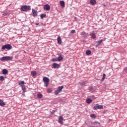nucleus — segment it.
I'll use <instances>...</instances> for the list:
<instances>
[{
    "label": "nucleus",
    "instance_id": "f257e3e1",
    "mask_svg": "<svg viewBox=\"0 0 127 127\" xmlns=\"http://www.w3.org/2000/svg\"><path fill=\"white\" fill-rule=\"evenodd\" d=\"M31 7L30 5H21L20 10L21 11H28L30 10Z\"/></svg>",
    "mask_w": 127,
    "mask_h": 127
},
{
    "label": "nucleus",
    "instance_id": "f03ea898",
    "mask_svg": "<svg viewBox=\"0 0 127 127\" xmlns=\"http://www.w3.org/2000/svg\"><path fill=\"white\" fill-rule=\"evenodd\" d=\"M64 88V86H62L59 87L55 91V95L56 96H58L59 94H60L61 92L62 91V90Z\"/></svg>",
    "mask_w": 127,
    "mask_h": 127
},
{
    "label": "nucleus",
    "instance_id": "7ed1b4c3",
    "mask_svg": "<svg viewBox=\"0 0 127 127\" xmlns=\"http://www.w3.org/2000/svg\"><path fill=\"white\" fill-rule=\"evenodd\" d=\"M13 58V57L9 56L3 57L0 58V61H4V60H5L6 61H8L9 60H12Z\"/></svg>",
    "mask_w": 127,
    "mask_h": 127
},
{
    "label": "nucleus",
    "instance_id": "20e7f679",
    "mask_svg": "<svg viewBox=\"0 0 127 127\" xmlns=\"http://www.w3.org/2000/svg\"><path fill=\"white\" fill-rule=\"evenodd\" d=\"M93 110H103L104 106L103 105L96 104L93 108Z\"/></svg>",
    "mask_w": 127,
    "mask_h": 127
},
{
    "label": "nucleus",
    "instance_id": "39448f33",
    "mask_svg": "<svg viewBox=\"0 0 127 127\" xmlns=\"http://www.w3.org/2000/svg\"><path fill=\"white\" fill-rule=\"evenodd\" d=\"M12 48V46L9 44H6L3 46H2V49L4 50L5 49H7V50H10Z\"/></svg>",
    "mask_w": 127,
    "mask_h": 127
},
{
    "label": "nucleus",
    "instance_id": "423d86ee",
    "mask_svg": "<svg viewBox=\"0 0 127 127\" xmlns=\"http://www.w3.org/2000/svg\"><path fill=\"white\" fill-rule=\"evenodd\" d=\"M63 121H64V118H63V116H59L58 121L59 124H60V125H63Z\"/></svg>",
    "mask_w": 127,
    "mask_h": 127
},
{
    "label": "nucleus",
    "instance_id": "0eeeda50",
    "mask_svg": "<svg viewBox=\"0 0 127 127\" xmlns=\"http://www.w3.org/2000/svg\"><path fill=\"white\" fill-rule=\"evenodd\" d=\"M43 81L44 82L45 87H47L48 86V78L44 77Z\"/></svg>",
    "mask_w": 127,
    "mask_h": 127
},
{
    "label": "nucleus",
    "instance_id": "6e6552de",
    "mask_svg": "<svg viewBox=\"0 0 127 127\" xmlns=\"http://www.w3.org/2000/svg\"><path fill=\"white\" fill-rule=\"evenodd\" d=\"M52 66L54 68V69H58L60 68V65L59 64H57L56 63H54L52 64Z\"/></svg>",
    "mask_w": 127,
    "mask_h": 127
},
{
    "label": "nucleus",
    "instance_id": "1a4fd4ad",
    "mask_svg": "<svg viewBox=\"0 0 127 127\" xmlns=\"http://www.w3.org/2000/svg\"><path fill=\"white\" fill-rule=\"evenodd\" d=\"M32 14H33V16H34V17H36V16H37V14L38 13V12H37V10H36L34 9H32Z\"/></svg>",
    "mask_w": 127,
    "mask_h": 127
},
{
    "label": "nucleus",
    "instance_id": "9d476101",
    "mask_svg": "<svg viewBox=\"0 0 127 127\" xmlns=\"http://www.w3.org/2000/svg\"><path fill=\"white\" fill-rule=\"evenodd\" d=\"M92 125L93 127H100V123L98 122H94L92 123Z\"/></svg>",
    "mask_w": 127,
    "mask_h": 127
},
{
    "label": "nucleus",
    "instance_id": "9b49d317",
    "mask_svg": "<svg viewBox=\"0 0 127 127\" xmlns=\"http://www.w3.org/2000/svg\"><path fill=\"white\" fill-rule=\"evenodd\" d=\"M80 35H81L82 36H83V37H89V35H88V34L85 32H81Z\"/></svg>",
    "mask_w": 127,
    "mask_h": 127
},
{
    "label": "nucleus",
    "instance_id": "f8f14e48",
    "mask_svg": "<svg viewBox=\"0 0 127 127\" xmlns=\"http://www.w3.org/2000/svg\"><path fill=\"white\" fill-rule=\"evenodd\" d=\"M60 4L63 8L65 7V2L64 0L60 1Z\"/></svg>",
    "mask_w": 127,
    "mask_h": 127
},
{
    "label": "nucleus",
    "instance_id": "ddd939ff",
    "mask_svg": "<svg viewBox=\"0 0 127 127\" xmlns=\"http://www.w3.org/2000/svg\"><path fill=\"white\" fill-rule=\"evenodd\" d=\"M90 3L92 4V5H95V4L97 3V1H96V0H90Z\"/></svg>",
    "mask_w": 127,
    "mask_h": 127
},
{
    "label": "nucleus",
    "instance_id": "4468645a",
    "mask_svg": "<svg viewBox=\"0 0 127 127\" xmlns=\"http://www.w3.org/2000/svg\"><path fill=\"white\" fill-rule=\"evenodd\" d=\"M37 74L36 71H31V75L32 77H35Z\"/></svg>",
    "mask_w": 127,
    "mask_h": 127
},
{
    "label": "nucleus",
    "instance_id": "2eb2a0df",
    "mask_svg": "<svg viewBox=\"0 0 127 127\" xmlns=\"http://www.w3.org/2000/svg\"><path fill=\"white\" fill-rule=\"evenodd\" d=\"M90 36H91V38H92V39H96V34L94 33H90Z\"/></svg>",
    "mask_w": 127,
    "mask_h": 127
},
{
    "label": "nucleus",
    "instance_id": "dca6fc26",
    "mask_svg": "<svg viewBox=\"0 0 127 127\" xmlns=\"http://www.w3.org/2000/svg\"><path fill=\"white\" fill-rule=\"evenodd\" d=\"M102 42H103V40H99L97 44L96 45V47H98V46H100V45L102 44Z\"/></svg>",
    "mask_w": 127,
    "mask_h": 127
},
{
    "label": "nucleus",
    "instance_id": "f3484780",
    "mask_svg": "<svg viewBox=\"0 0 127 127\" xmlns=\"http://www.w3.org/2000/svg\"><path fill=\"white\" fill-rule=\"evenodd\" d=\"M57 40L59 44H61V43H62V41L61 40V38H60V36L58 37Z\"/></svg>",
    "mask_w": 127,
    "mask_h": 127
},
{
    "label": "nucleus",
    "instance_id": "a211bd4d",
    "mask_svg": "<svg viewBox=\"0 0 127 127\" xmlns=\"http://www.w3.org/2000/svg\"><path fill=\"white\" fill-rule=\"evenodd\" d=\"M0 106H1V107H3V106H5V103H4V102H3V101L1 99H0Z\"/></svg>",
    "mask_w": 127,
    "mask_h": 127
},
{
    "label": "nucleus",
    "instance_id": "6ab92c4d",
    "mask_svg": "<svg viewBox=\"0 0 127 127\" xmlns=\"http://www.w3.org/2000/svg\"><path fill=\"white\" fill-rule=\"evenodd\" d=\"M19 86H21V87L24 86V81H21L18 83Z\"/></svg>",
    "mask_w": 127,
    "mask_h": 127
},
{
    "label": "nucleus",
    "instance_id": "aec40b11",
    "mask_svg": "<svg viewBox=\"0 0 127 127\" xmlns=\"http://www.w3.org/2000/svg\"><path fill=\"white\" fill-rule=\"evenodd\" d=\"M22 90L24 93H25L26 92V87L25 85H23V86H21Z\"/></svg>",
    "mask_w": 127,
    "mask_h": 127
},
{
    "label": "nucleus",
    "instance_id": "412c9836",
    "mask_svg": "<svg viewBox=\"0 0 127 127\" xmlns=\"http://www.w3.org/2000/svg\"><path fill=\"white\" fill-rule=\"evenodd\" d=\"M87 81H83L80 83L81 86L82 87H84V86H86V84H87Z\"/></svg>",
    "mask_w": 127,
    "mask_h": 127
},
{
    "label": "nucleus",
    "instance_id": "4be33fe9",
    "mask_svg": "<svg viewBox=\"0 0 127 127\" xmlns=\"http://www.w3.org/2000/svg\"><path fill=\"white\" fill-rule=\"evenodd\" d=\"M57 59L58 61H61V60H63V57H62V55H60Z\"/></svg>",
    "mask_w": 127,
    "mask_h": 127
},
{
    "label": "nucleus",
    "instance_id": "5701e85b",
    "mask_svg": "<svg viewBox=\"0 0 127 127\" xmlns=\"http://www.w3.org/2000/svg\"><path fill=\"white\" fill-rule=\"evenodd\" d=\"M86 103L87 104H91L92 103V99L91 98H88L86 99Z\"/></svg>",
    "mask_w": 127,
    "mask_h": 127
},
{
    "label": "nucleus",
    "instance_id": "b1692460",
    "mask_svg": "<svg viewBox=\"0 0 127 127\" xmlns=\"http://www.w3.org/2000/svg\"><path fill=\"white\" fill-rule=\"evenodd\" d=\"M44 10H48V4H46L44 6Z\"/></svg>",
    "mask_w": 127,
    "mask_h": 127
},
{
    "label": "nucleus",
    "instance_id": "393cba45",
    "mask_svg": "<svg viewBox=\"0 0 127 127\" xmlns=\"http://www.w3.org/2000/svg\"><path fill=\"white\" fill-rule=\"evenodd\" d=\"M7 70L5 69H3L2 70V74L3 75H6V74H7Z\"/></svg>",
    "mask_w": 127,
    "mask_h": 127
},
{
    "label": "nucleus",
    "instance_id": "a878e982",
    "mask_svg": "<svg viewBox=\"0 0 127 127\" xmlns=\"http://www.w3.org/2000/svg\"><path fill=\"white\" fill-rule=\"evenodd\" d=\"M92 52L90 50H87L86 52V55H91Z\"/></svg>",
    "mask_w": 127,
    "mask_h": 127
},
{
    "label": "nucleus",
    "instance_id": "bb28decb",
    "mask_svg": "<svg viewBox=\"0 0 127 127\" xmlns=\"http://www.w3.org/2000/svg\"><path fill=\"white\" fill-rule=\"evenodd\" d=\"M42 97H43L42 94H41L40 93L38 94L37 98H38L39 99H42Z\"/></svg>",
    "mask_w": 127,
    "mask_h": 127
},
{
    "label": "nucleus",
    "instance_id": "cd10ccee",
    "mask_svg": "<svg viewBox=\"0 0 127 127\" xmlns=\"http://www.w3.org/2000/svg\"><path fill=\"white\" fill-rule=\"evenodd\" d=\"M41 18H44V17H46V14H42L40 15Z\"/></svg>",
    "mask_w": 127,
    "mask_h": 127
},
{
    "label": "nucleus",
    "instance_id": "c85d7f7f",
    "mask_svg": "<svg viewBox=\"0 0 127 127\" xmlns=\"http://www.w3.org/2000/svg\"><path fill=\"white\" fill-rule=\"evenodd\" d=\"M106 78V74L104 73L103 75V77L102 79V81H105V78Z\"/></svg>",
    "mask_w": 127,
    "mask_h": 127
},
{
    "label": "nucleus",
    "instance_id": "c756f323",
    "mask_svg": "<svg viewBox=\"0 0 127 127\" xmlns=\"http://www.w3.org/2000/svg\"><path fill=\"white\" fill-rule=\"evenodd\" d=\"M90 117H91L92 119H94V118H96V115L91 114V115H90Z\"/></svg>",
    "mask_w": 127,
    "mask_h": 127
},
{
    "label": "nucleus",
    "instance_id": "7c9ffc66",
    "mask_svg": "<svg viewBox=\"0 0 127 127\" xmlns=\"http://www.w3.org/2000/svg\"><path fill=\"white\" fill-rule=\"evenodd\" d=\"M0 81H3L4 80V77L3 76H0Z\"/></svg>",
    "mask_w": 127,
    "mask_h": 127
},
{
    "label": "nucleus",
    "instance_id": "2f4dec72",
    "mask_svg": "<svg viewBox=\"0 0 127 127\" xmlns=\"http://www.w3.org/2000/svg\"><path fill=\"white\" fill-rule=\"evenodd\" d=\"M4 16H6V15H8V13L6 12H4L3 14H2Z\"/></svg>",
    "mask_w": 127,
    "mask_h": 127
},
{
    "label": "nucleus",
    "instance_id": "473e14b6",
    "mask_svg": "<svg viewBox=\"0 0 127 127\" xmlns=\"http://www.w3.org/2000/svg\"><path fill=\"white\" fill-rule=\"evenodd\" d=\"M52 61H53V62H56V61H58V59H53Z\"/></svg>",
    "mask_w": 127,
    "mask_h": 127
},
{
    "label": "nucleus",
    "instance_id": "72a5a7b5",
    "mask_svg": "<svg viewBox=\"0 0 127 127\" xmlns=\"http://www.w3.org/2000/svg\"><path fill=\"white\" fill-rule=\"evenodd\" d=\"M124 72H125V73H127V67H125L123 70Z\"/></svg>",
    "mask_w": 127,
    "mask_h": 127
},
{
    "label": "nucleus",
    "instance_id": "f704fd0d",
    "mask_svg": "<svg viewBox=\"0 0 127 127\" xmlns=\"http://www.w3.org/2000/svg\"><path fill=\"white\" fill-rule=\"evenodd\" d=\"M71 32V33H75V32H76V31L75 30H72Z\"/></svg>",
    "mask_w": 127,
    "mask_h": 127
},
{
    "label": "nucleus",
    "instance_id": "c9c22d12",
    "mask_svg": "<svg viewBox=\"0 0 127 127\" xmlns=\"http://www.w3.org/2000/svg\"><path fill=\"white\" fill-rule=\"evenodd\" d=\"M89 89L90 91H92V90H93V87H89Z\"/></svg>",
    "mask_w": 127,
    "mask_h": 127
},
{
    "label": "nucleus",
    "instance_id": "e433bc0d",
    "mask_svg": "<svg viewBox=\"0 0 127 127\" xmlns=\"http://www.w3.org/2000/svg\"><path fill=\"white\" fill-rule=\"evenodd\" d=\"M54 113H55V110H53V111L51 112L52 115H53V114H54Z\"/></svg>",
    "mask_w": 127,
    "mask_h": 127
},
{
    "label": "nucleus",
    "instance_id": "4c0bfd02",
    "mask_svg": "<svg viewBox=\"0 0 127 127\" xmlns=\"http://www.w3.org/2000/svg\"><path fill=\"white\" fill-rule=\"evenodd\" d=\"M49 9H50V6L48 5V10H49Z\"/></svg>",
    "mask_w": 127,
    "mask_h": 127
},
{
    "label": "nucleus",
    "instance_id": "58836bf2",
    "mask_svg": "<svg viewBox=\"0 0 127 127\" xmlns=\"http://www.w3.org/2000/svg\"><path fill=\"white\" fill-rule=\"evenodd\" d=\"M102 5L105 7L106 6V4H103Z\"/></svg>",
    "mask_w": 127,
    "mask_h": 127
},
{
    "label": "nucleus",
    "instance_id": "ea45409f",
    "mask_svg": "<svg viewBox=\"0 0 127 127\" xmlns=\"http://www.w3.org/2000/svg\"><path fill=\"white\" fill-rule=\"evenodd\" d=\"M39 24V23H36V25H38Z\"/></svg>",
    "mask_w": 127,
    "mask_h": 127
},
{
    "label": "nucleus",
    "instance_id": "a19ab883",
    "mask_svg": "<svg viewBox=\"0 0 127 127\" xmlns=\"http://www.w3.org/2000/svg\"><path fill=\"white\" fill-rule=\"evenodd\" d=\"M48 83H49V79H48Z\"/></svg>",
    "mask_w": 127,
    "mask_h": 127
},
{
    "label": "nucleus",
    "instance_id": "79ce46f5",
    "mask_svg": "<svg viewBox=\"0 0 127 127\" xmlns=\"http://www.w3.org/2000/svg\"><path fill=\"white\" fill-rule=\"evenodd\" d=\"M76 17H74V19H76Z\"/></svg>",
    "mask_w": 127,
    "mask_h": 127
},
{
    "label": "nucleus",
    "instance_id": "37998d69",
    "mask_svg": "<svg viewBox=\"0 0 127 127\" xmlns=\"http://www.w3.org/2000/svg\"><path fill=\"white\" fill-rule=\"evenodd\" d=\"M49 92H50V91H49Z\"/></svg>",
    "mask_w": 127,
    "mask_h": 127
}]
</instances>
